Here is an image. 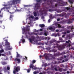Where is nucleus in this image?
Instances as JSON below:
<instances>
[{
  "instance_id": "5701e85b",
  "label": "nucleus",
  "mask_w": 74,
  "mask_h": 74,
  "mask_svg": "<svg viewBox=\"0 0 74 74\" xmlns=\"http://www.w3.org/2000/svg\"><path fill=\"white\" fill-rule=\"evenodd\" d=\"M69 2L71 4H73V0H69Z\"/></svg>"
},
{
  "instance_id": "4be33fe9",
  "label": "nucleus",
  "mask_w": 74,
  "mask_h": 74,
  "mask_svg": "<svg viewBox=\"0 0 74 74\" xmlns=\"http://www.w3.org/2000/svg\"><path fill=\"white\" fill-rule=\"evenodd\" d=\"M55 69V66L51 65V69L52 70H54V69Z\"/></svg>"
},
{
  "instance_id": "58836bf2",
  "label": "nucleus",
  "mask_w": 74,
  "mask_h": 74,
  "mask_svg": "<svg viewBox=\"0 0 74 74\" xmlns=\"http://www.w3.org/2000/svg\"><path fill=\"white\" fill-rule=\"evenodd\" d=\"M47 63H45L44 64V66L45 67V68L47 66Z\"/></svg>"
},
{
  "instance_id": "f3484780",
  "label": "nucleus",
  "mask_w": 74,
  "mask_h": 74,
  "mask_svg": "<svg viewBox=\"0 0 74 74\" xmlns=\"http://www.w3.org/2000/svg\"><path fill=\"white\" fill-rule=\"evenodd\" d=\"M67 29H71V30H72L74 29V27L73 26H70L67 27Z\"/></svg>"
},
{
  "instance_id": "39448f33",
  "label": "nucleus",
  "mask_w": 74,
  "mask_h": 74,
  "mask_svg": "<svg viewBox=\"0 0 74 74\" xmlns=\"http://www.w3.org/2000/svg\"><path fill=\"white\" fill-rule=\"evenodd\" d=\"M21 67L19 66H14V69L13 73L14 74H16V72H18L20 71Z\"/></svg>"
},
{
  "instance_id": "774afa93",
  "label": "nucleus",
  "mask_w": 74,
  "mask_h": 74,
  "mask_svg": "<svg viewBox=\"0 0 74 74\" xmlns=\"http://www.w3.org/2000/svg\"><path fill=\"white\" fill-rule=\"evenodd\" d=\"M57 21H60V19L57 18Z\"/></svg>"
},
{
  "instance_id": "7ed1b4c3",
  "label": "nucleus",
  "mask_w": 74,
  "mask_h": 74,
  "mask_svg": "<svg viewBox=\"0 0 74 74\" xmlns=\"http://www.w3.org/2000/svg\"><path fill=\"white\" fill-rule=\"evenodd\" d=\"M5 42V46H7L6 47V49H8L9 50H11V49H12L11 48H10V43L8 42V40L7 39H5V40H4Z\"/></svg>"
},
{
  "instance_id": "09e8293b",
  "label": "nucleus",
  "mask_w": 74,
  "mask_h": 74,
  "mask_svg": "<svg viewBox=\"0 0 74 74\" xmlns=\"http://www.w3.org/2000/svg\"><path fill=\"white\" fill-rule=\"evenodd\" d=\"M70 32L71 31L69 30H68L67 32H66V33H70Z\"/></svg>"
},
{
  "instance_id": "f8f14e48",
  "label": "nucleus",
  "mask_w": 74,
  "mask_h": 74,
  "mask_svg": "<svg viewBox=\"0 0 74 74\" xmlns=\"http://www.w3.org/2000/svg\"><path fill=\"white\" fill-rule=\"evenodd\" d=\"M56 40L55 39L49 41L50 44H52V43H53L54 42H56Z\"/></svg>"
},
{
  "instance_id": "4d7b16f0",
  "label": "nucleus",
  "mask_w": 74,
  "mask_h": 74,
  "mask_svg": "<svg viewBox=\"0 0 74 74\" xmlns=\"http://www.w3.org/2000/svg\"><path fill=\"white\" fill-rule=\"evenodd\" d=\"M63 34H66V32H63Z\"/></svg>"
},
{
  "instance_id": "49530a36",
  "label": "nucleus",
  "mask_w": 74,
  "mask_h": 74,
  "mask_svg": "<svg viewBox=\"0 0 74 74\" xmlns=\"http://www.w3.org/2000/svg\"><path fill=\"white\" fill-rule=\"evenodd\" d=\"M21 41H22V42H25V40L23 39L22 40H21Z\"/></svg>"
},
{
  "instance_id": "20e7f679",
  "label": "nucleus",
  "mask_w": 74,
  "mask_h": 74,
  "mask_svg": "<svg viewBox=\"0 0 74 74\" xmlns=\"http://www.w3.org/2000/svg\"><path fill=\"white\" fill-rule=\"evenodd\" d=\"M31 38H29V42L32 43L33 41H34L35 42H38V40H34L36 39V37L34 36H32L31 37Z\"/></svg>"
},
{
  "instance_id": "4c0bfd02",
  "label": "nucleus",
  "mask_w": 74,
  "mask_h": 74,
  "mask_svg": "<svg viewBox=\"0 0 74 74\" xmlns=\"http://www.w3.org/2000/svg\"><path fill=\"white\" fill-rule=\"evenodd\" d=\"M60 67H62V68H64V65L63 64H62L60 65Z\"/></svg>"
},
{
  "instance_id": "bb28decb",
  "label": "nucleus",
  "mask_w": 74,
  "mask_h": 74,
  "mask_svg": "<svg viewBox=\"0 0 74 74\" xmlns=\"http://www.w3.org/2000/svg\"><path fill=\"white\" fill-rule=\"evenodd\" d=\"M36 60H32V64H34V63H36Z\"/></svg>"
},
{
  "instance_id": "e2e57ef3",
  "label": "nucleus",
  "mask_w": 74,
  "mask_h": 74,
  "mask_svg": "<svg viewBox=\"0 0 74 74\" xmlns=\"http://www.w3.org/2000/svg\"><path fill=\"white\" fill-rule=\"evenodd\" d=\"M63 31H64V29H61L60 30V32H63Z\"/></svg>"
},
{
  "instance_id": "423d86ee",
  "label": "nucleus",
  "mask_w": 74,
  "mask_h": 74,
  "mask_svg": "<svg viewBox=\"0 0 74 74\" xmlns=\"http://www.w3.org/2000/svg\"><path fill=\"white\" fill-rule=\"evenodd\" d=\"M16 58L14 59V61L15 62H17V63L18 64L20 63V62H21V60L19 58H18L19 57H20V56L18 53V52H16Z\"/></svg>"
},
{
  "instance_id": "72a5a7b5",
  "label": "nucleus",
  "mask_w": 74,
  "mask_h": 74,
  "mask_svg": "<svg viewBox=\"0 0 74 74\" xmlns=\"http://www.w3.org/2000/svg\"><path fill=\"white\" fill-rule=\"evenodd\" d=\"M3 52H4V50H1L0 51V53H3Z\"/></svg>"
},
{
  "instance_id": "680f3d73",
  "label": "nucleus",
  "mask_w": 74,
  "mask_h": 74,
  "mask_svg": "<svg viewBox=\"0 0 74 74\" xmlns=\"http://www.w3.org/2000/svg\"><path fill=\"white\" fill-rule=\"evenodd\" d=\"M50 19H52V15H51L50 16Z\"/></svg>"
},
{
  "instance_id": "0eeeda50",
  "label": "nucleus",
  "mask_w": 74,
  "mask_h": 74,
  "mask_svg": "<svg viewBox=\"0 0 74 74\" xmlns=\"http://www.w3.org/2000/svg\"><path fill=\"white\" fill-rule=\"evenodd\" d=\"M36 1L37 2L35 4V8H36L37 10H38V9L40 8V3H39L41 1V0H36Z\"/></svg>"
},
{
  "instance_id": "dca6fc26",
  "label": "nucleus",
  "mask_w": 74,
  "mask_h": 74,
  "mask_svg": "<svg viewBox=\"0 0 74 74\" xmlns=\"http://www.w3.org/2000/svg\"><path fill=\"white\" fill-rule=\"evenodd\" d=\"M63 59V57H61V58H58L57 59V60H62Z\"/></svg>"
},
{
  "instance_id": "8fccbe9b",
  "label": "nucleus",
  "mask_w": 74,
  "mask_h": 74,
  "mask_svg": "<svg viewBox=\"0 0 74 74\" xmlns=\"http://www.w3.org/2000/svg\"><path fill=\"white\" fill-rule=\"evenodd\" d=\"M66 74V73L64 72H62V73H60V74Z\"/></svg>"
},
{
  "instance_id": "f257e3e1",
  "label": "nucleus",
  "mask_w": 74,
  "mask_h": 74,
  "mask_svg": "<svg viewBox=\"0 0 74 74\" xmlns=\"http://www.w3.org/2000/svg\"><path fill=\"white\" fill-rule=\"evenodd\" d=\"M60 41H57L54 44H53V45H56V46H53V48H58V49L60 50V51H62V49H63L66 46L67 47H69V48H70V47L71 46V45L70 44V40H69L68 41H66L65 42L66 43L63 44L62 45V46L60 45H59L57 43H60Z\"/></svg>"
},
{
  "instance_id": "052dcab7",
  "label": "nucleus",
  "mask_w": 74,
  "mask_h": 74,
  "mask_svg": "<svg viewBox=\"0 0 74 74\" xmlns=\"http://www.w3.org/2000/svg\"><path fill=\"white\" fill-rule=\"evenodd\" d=\"M59 30H58V29H56V32H59Z\"/></svg>"
},
{
  "instance_id": "cd10ccee",
  "label": "nucleus",
  "mask_w": 74,
  "mask_h": 74,
  "mask_svg": "<svg viewBox=\"0 0 74 74\" xmlns=\"http://www.w3.org/2000/svg\"><path fill=\"white\" fill-rule=\"evenodd\" d=\"M67 23H72V21L69 19L68 20Z\"/></svg>"
},
{
  "instance_id": "37998d69",
  "label": "nucleus",
  "mask_w": 74,
  "mask_h": 74,
  "mask_svg": "<svg viewBox=\"0 0 74 74\" xmlns=\"http://www.w3.org/2000/svg\"><path fill=\"white\" fill-rule=\"evenodd\" d=\"M34 32H38V30H36V29H34Z\"/></svg>"
},
{
  "instance_id": "aec40b11",
  "label": "nucleus",
  "mask_w": 74,
  "mask_h": 74,
  "mask_svg": "<svg viewBox=\"0 0 74 74\" xmlns=\"http://www.w3.org/2000/svg\"><path fill=\"white\" fill-rule=\"evenodd\" d=\"M60 23H62V24H64L66 23V21H64V20H63L62 21H61L60 22Z\"/></svg>"
},
{
  "instance_id": "3c124183",
  "label": "nucleus",
  "mask_w": 74,
  "mask_h": 74,
  "mask_svg": "<svg viewBox=\"0 0 74 74\" xmlns=\"http://www.w3.org/2000/svg\"><path fill=\"white\" fill-rule=\"evenodd\" d=\"M30 18H32V19H33L34 18V16L32 15H31L30 16Z\"/></svg>"
},
{
  "instance_id": "473e14b6",
  "label": "nucleus",
  "mask_w": 74,
  "mask_h": 74,
  "mask_svg": "<svg viewBox=\"0 0 74 74\" xmlns=\"http://www.w3.org/2000/svg\"><path fill=\"white\" fill-rule=\"evenodd\" d=\"M1 11L0 10V14H1ZM3 13H2V15H0V17H1V18H3Z\"/></svg>"
},
{
  "instance_id": "ea45409f",
  "label": "nucleus",
  "mask_w": 74,
  "mask_h": 74,
  "mask_svg": "<svg viewBox=\"0 0 74 74\" xmlns=\"http://www.w3.org/2000/svg\"><path fill=\"white\" fill-rule=\"evenodd\" d=\"M28 34L29 35H30V36L32 35V32H28Z\"/></svg>"
},
{
  "instance_id": "e433bc0d",
  "label": "nucleus",
  "mask_w": 74,
  "mask_h": 74,
  "mask_svg": "<svg viewBox=\"0 0 74 74\" xmlns=\"http://www.w3.org/2000/svg\"><path fill=\"white\" fill-rule=\"evenodd\" d=\"M65 17L66 18H69V15H66L65 16Z\"/></svg>"
},
{
  "instance_id": "a878e982",
  "label": "nucleus",
  "mask_w": 74,
  "mask_h": 74,
  "mask_svg": "<svg viewBox=\"0 0 74 74\" xmlns=\"http://www.w3.org/2000/svg\"><path fill=\"white\" fill-rule=\"evenodd\" d=\"M62 71H64V72H65L66 71H67V69H63L62 68Z\"/></svg>"
},
{
  "instance_id": "f03ea898",
  "label": "nucleus",
  "mask_w": 74,
  "mask_h": 74,
  "mask_svg": "<svg viewBox=\"0 0 74 74\" xmlns=\"http://www.w3.org/2000/svg\"><path fill=\"white\" fill-rule=\"evenodd\" d=\"M20 1H21V0H12V3H9L8 5H5L4 4L3 5V6H4V7H4L3 8H2L1 9V11H2L3 10V9H6V10H8V9H9L11 7L10 6H12V4H17L18 3H20Z\"/></svg>"
},
{
  "instance_id": "6e6d98bb",
  "label": "nucleus",
  "mask_w": 74,
  "mask_h": 74,
  "mask_svg": "<svg viewBox=\"0 0 74 74\" xmlns=\"http://www.w3.org/2000/svg\"><path fill=\"white\" fill-rule=\"evenodd\" d=\"M39 71H36V74H38L39 73Z\"/></svg>"
},
{
  "instance_id": "9b49d317",
  "label": "nucleus",
  "mask_w": 74,
  "mask_h": 74,
  "mask_svg": "<svg viewBox=\"0 0 74 74\" xmlns=\"http://www.w3.org/2000/svg\"><path fill=\"white\" fill-rule=\"evenodd\" d=\"M60 55H61L60 53H59V52H58L56 53H55L54 54V56H60Z\"/></svg>"
},
{
  "instance_id": "13d9d810",
  "label": "nucleus",
  "mask_w": 74,
  "mask_h": 74,
  "mask_svg": "<svg viewBox=\"0 0 74 74\" xmlns=\"http://www.w3.org/2000/svg\"><path fill=\"white\" fill-rule=\"evenodd\" d=\"M33 73H34V74H37V73H36V71H34Z\"/></svg>"
},
{
  "instance_id": "2eb2a0df",
  "label": "nucleus",
  "mask_w": 74,
  "mask_h": 74,
  "mask_svg": "<svg viewBox=\"0 0 74 74\" xmlns=\"http://www.w3.org/2000/svg\"><path fill=\"white\" fill-rule=\"evenodd\" d=\"M1 63L3 64V65H5V64H7V63L6 62L4 61H2L1 62Z\"/></svg>"
},
{
  "instance_id": "4468645a",
  "label": "nucleus",
  "mask_w": 74,
  "mask_h": 74,
  "mask_svg": "<svg viewBox=\"0 0 74 74\" xmlns=\"http://www.w3.org/2000/svg\"><path fill=\"white\" fill-rule=\"evenodd\" d=\"M55 27H51L49 28V30H55Z\"/></svg>"
},
{
  "instance_id": "6ab92c4d",
  "label": "nucleus",
  "mask_w": 74,
  "mask_h": 74,
  "mask_svg": "<svg viewBox=\"0 0 74 74\" xmlns=\"http://www.w3.org/2000/svg\"><path fill=\"white\" fill-rule=\"evenodd\" d=\"M39 26H40V27H45V25L43 24H40L39 25Z\"/></svg>"
},
{
  "instance_id": "69168bd1",
  "label": "nucleus",
  "mask_w": 74,
  "mask_h": 74,
  "mask_svg": "<svg viewBox=\"0 0 74 74\" xmlns=\"http://www.w3.org/2000/svg\"><path fill=\"white\" fill-rule=\"evenodd\" d=\"M66 73L67 74H69V73H70V72H69V71H67L66 72Z\"/></svg>"
},
{
  "instance_id": "c85d7f7f",
  "label": "nucleus",
  "mask_w": 74,
  "mask_h": 74,
  "mask_svg": "<svg viewBox=\"0 0 74 74\" xmlns=\"http://www.w3.org/2000/svg\"><path fill=\"white\" fill-rule=\"evenodd\" d=\"M62 12V10H60L59 9L57 11V12L59 13V12Z\"/></svg>"
},
{
  "instance_id": "79ce46f5",
  "label": "nucleus",
  "mask_w": 74,
  "mask_h": 74,
  "mask_svg": "<svg viewBox=\"0 0 74 74\" xmlns=\"http://www.w3.org/2000/svg\"><path fill=\"white\" fill-rule=\"evenodd\" d=\"M46 49L47 50H50V49H51V48L49 47H47L46 48Z\"/></svg>"
},
{
  "instance_id": "b1692460",
  "label": "nucleus",
  "mask_w": 74,
  "mask_h": 74,
  "mask_svg": "<svg viewBox=\"0 0 74 74\" xmlns=\"http://www.w3.org/2000/svg\"><path fill=\"white\" fill-rule=\"evenodd\" d=\"M55 64H59V63H61V62L60 61H55Z\"/></svg>"
},
{
  "instance_id": "c03bdc74",
  "label": "nucleus",
  "mask_w": 74,
  "mask_h": 74,
  "mask_svg": "<svg viewBox=\"0 0 74 74\" xmlns=\"http://www.w3.org/2000/svg\"><path fill=\"white\" fill-rule=\"evenodd\" d=\"M14 8H16V10H15V11H18V10L17 9V8H16V6H14Z\"/></svg>"
},
{
  "instance_id": "a211bd4d",
  "label": "nucleus",
  "mask_w": 74,
  "mask_h": 74,
  "mask_svg": "<svg viewBox=\"0 0 74 74\" xmlns=\"http://www.w3.org/2000/svg\"><path fill=\"white\" fill-rule=\"evenodd\" d=\"M67 14V15H71V16H74V12L72 13V14H71L70 13H68Z\"/></svg>"
},
{
  "instance_id": "de8ad7c7",
  "label": "nucleus",
  "mask_w": 74,
  "mask_h": 74,
  "mask_svg": "<svg viewBox=\"0 0 74 74\" xmlns=\"http://www.w3.org/2000/svg\"><path fill=\"white\" fill-rule=\"evenodd\" d=\"M7 69L8 70H10V67H9V66H7Z\"/></svg>"
},
{
  "instance_id": "7c9ffc66",
  "label": "nucleus",
  "mask_w": 74,
  "mask_h": 74,
  "mask_svg": "<svg viewBox=\"0 0 74 74\" xmlns=\"http://www.w3.org/2000/svg\"><path fill=\"white\" fill-rule=\"evenodd\" d=\"M31 70V68H30L28 70H27V73H30V71Z\"/></svg>"
},
{
  "instance_id": "6e6552de",
  "label": "nucleus",
  "mask_w": 74,
  "mask_h": 74,
  "mask_svg": "<svg viewBox=\"0 0 74 74\" xmlns=\"http://www.w3.org/2000/svg\"><path fill=\"white\" fill-rule=\"evenodd\" d=\"M28 27H29V26H27V29L25 30V29H23V31L24 32V33H25L26 36V37H27V38H29V36H28L26 34H27V31H29V30H30V29H28Z\"/></svg>"
},
{
  "instance_id": "393cba45",
  "label": "nucleus",
  "mask_w": 74,
  "mask_h": 74,
  "mask_svg": "<svg viewBox=\"0 0 74 74\" xmlns=\"http://www.w3.org/2000/svg\"><path fill=\"white\" fill-rule=\"evenodd\" d=\"M52 51L53 52H54V53L56 52H57V51H57V50H56L54 49H53Z\"/></svg>"
},
{
  "instance_id": "ddd939ff",
  "label": "nucleus",
  "mask_w": 74,
  "mask_h": 74,
  "mask_svg": "<svg viewBox=\"0 0 74 74\" xmlns=\"http://www.w3.org/2000/svg\"><path fill=\"white\" fill-rule=\"evenodd\" d=\"M13 16H14L13 15H10V17L9 18L10 20L11 21H13V19L12 18H13Z\"/></svg>"
},
{
  "instance_id": "c756f323",
  "label": "nucleus",
  "mask_w": 74,
  "mask_h": 74,
  "mask_svg": "<svg viewBox=\"0 0 74 74\" xmlns=\"http://www.w3.org/2000/svg\"><path fill=\"white\" fill-rule=\"evenodd\" d=\"M34 16H37V13L36 12H34Z\"/></svg>"
},
{
  "instance_id": "412c9836",
  "label": "nucleus",
  "mask_w": 74,
  "mask_h": 74,
  "mask_svg": "<svg viewBox=\"0 0 74 74\" xmlns=\"http://www.w3.org/2000/svg\"><path fill=\"white\" fill-rule=\"evenodd\" d=\"M58 70V71H59L60 72H62V68L59 67Z\"/></svg>"
},
{
  "instance_id": "a19ab883",
  "label": "nucleus",
  "mask_w": 74,
  "mask_h": 74,
  "mask_svg": "<svg viewBox=\"0 0 74 74\" xmlns=\"http://www.w3.org/2000/svg\"><path fill=\"white\" fill-rule=\"evenodd\" d=\"M48 11L49 12H51V11H53V10L52 9H50Z\"/></svg>"
},
{
  "instance_id": "9d476101",
  "label": "nucleus",
  "mask_w": 74,
  "mask_h": 74,
  "mask_svg": "<svg viewBox=\"0 0 74 74\" xmlns=\"http://www.w3.org/2000/svg\"><path fill=\"white\" fill-rule=\"evenodd\" d=\"M44 56H45V58L46 60H49V57L50 56L48 55L46 56V54H44Z\"/></svg>"
},
{
  "instance_id": "f704fd0d",
  "label": "nucleus",
  "mask_w": 74,
  "mask_h": 74,
  "mask_svg": "<svg viewBox=\"0 0 74 74\" xmlns=\"http://www.w3.org/2000/svg\"><path fill=\"white\" fill-rule=\"evenodd\" d=\"M58 25V28H61V25H60V24H57V25Z\"/></svg>"
},
{
  "instance_id": "1a4fd4ad",
  "label": "nucleus",
  "mask_w": 74,
  "mask_h": 74,
  "mask_svg": "<svg viewBox=\"0 0 74 74\" xmlns=\"http://www.w3.org/2000/svg\"><path fill=\"white\" fill-rule=\"evenodd\" d=\"M30 68H32L34 70H36L37 69V68L36 67H35L33 64H31L29 66Z\"/></svg>"
},
{
  "instance_id": "bf43d9fd",
  "label": "nucleus",
  "mask_w": 74,
  "mask_h": 74,
  "mask_svg": "<svg viewBox=\"0 0 74 74\" xmlns=\"http://www.w3.org/2000/svg\"><path fill=\"white\" fill-rule=\"evenodd\" d=\"M59 40H63V39L62 38H60Z\"/></svg>"
},
{
  "instance_id": "a18cd8bd",
  "label": "nucleus",
  "mask_w": 74,
  "mask_h": 74,
  "mask_svg": "<svg viewBox=\"0 0 74 74\" xmlns=\"http://www.w3.org/2000/svg\"><path fill=\"white\" fill-rule=\"evenodd\" d=\"M67 10H69L70 9V8H69L68 7L65 8Z\"/></svg>"
},
{
  "instance_id": "0e129e2a",
  "label": "nucleus",
  "mask_w": 74,
  "mask_h": 74,
  "mask_svg": "<svg viewBox=\"0 0 74 74\" xmlns=\"http://www.w3.org/2000/svg\"><path fill=\"white\" fill-rule=\"evenodd\" d=\"M32 35H33V34H34L35 33L34 32H31Z\"/></svg>"
},
{
  "instance_id": "338daca9",
  "label": "nucleus",
  "mask_w": 74,
  "mask_h": 74,
  "mask_svg": "<svg viewBox=\"0 0 74 74\" xmlns=\"http://www.w3.org/2000/svg\"><path fill=\"white\" fill-rule=\"evenodd\" d=\"M65 61H68V59H66L65 60Z\"/></svg>"
},
{
  "instance_id": "5fc2aeb1",
  "label": "nucleus",
  "mask_w": 74,
  "mask_h": 74,
  "mask_svg": "<svg viewBox=\"0 0 74 74\" xmlns=\"http://www.w3.org/2000/svg\"><path fill=\"white\" fill-rule=\"evenodd\" d=\"M35 19H36V20H38V17H36L35 18Z\"/></svg>"
},
{
  "instance_id": "c9c22d12",
  "label": "nucleus",
  "mask_w": 74,
  "mask_h": 74,
  "mask_svg": "<svg viewBox=\"0 0 74 74\" xmlns=\"http://www.w3.org/2000/svg\"><path fill=\"white\" fill-rule=\"evenodd\" d=\"M54 70H55V71H58V69H57V68H56V67L54 68Z\"/></svg>"
},
{
  "instance_id": "2f4dec72",
  "label": "nucleus",
  "mask_w": 74,
  "mask_h": 74,
  "mask_svg": "<svg viewBox=\"0 0 74 74\" xmlns=\"http://www.w3.org/2000/svg\"><path fill=\"white\" fill-rule=\"evenodd\" d=\"M65 54V52H63L60 53V55H64Z\"/></svg>"
},
{
  "instance_id": "864d4df0",
  "label": "nucleus",
  "mask_w": 74,
  "mask_h": 74,
  "mask_svg": "<svg viewBox=\"0 0 74 74\" xmlns=\"http://www.w3.org/2000/svg\"><path fill=\"white\" fill-rule=\"evenodd\" d=\"M65 36H66V35H63L62 36V38H64V37Z\"/></svg>"
},
{
  "instance_id": "603ef678",
  "label": "nucleus",
  "mask_w": 74,
  "mask_h": 74,
  "mask_svg": "<svg viewBox=\"0 0 74 74\" xmlns=\"http://www.w3.org/2000/svg\"><path fill=\"white\" fill-rule=\"evenodd\" d=\"M44 35L45 36H47V35H48L47 34V33L46 32H45L44 33Z\"/></svg>"
}]
</instances>
